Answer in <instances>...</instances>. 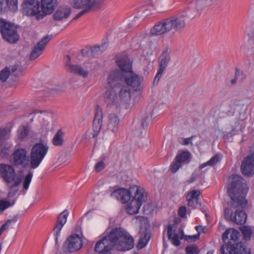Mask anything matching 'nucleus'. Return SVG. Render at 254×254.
Segmentation results:
<instances>
[{"label": "nucleus", "instance_id": "nucleus-1", "mask_svg": "<svg viewBox=\"0 0 254 254\" xmlns=\"http://www.w3.org/2000/svg\"><path fill=\"white\" fill-rule=\"evenodd\" d=\"M231 184L228 187V193L232 199L231 206L234 208H240L236 210L235 215L229 208L224 210L225 217L227 220L232 221L239 225L244 224L247 220L246 213L243 210L247 206L245 196L248 188L244 179L238 175H232L230 178Z\"/></svg>", "mask_w": 254, "mask_h": 254}, {"label": "nucleus", "instance_id": "nucleus-2", "mask_svg": "<svg viewBox=\"0 0 254 254\" xmlns=\"http://www.w3.org/2000/svg\"><path fill=\"white\" fill-rule=\"evenodd\" d=\"M132 237L121 228L113 229L108 235L103 237L95 246L94 250L99 254H111L113 248L117 245L119 251H127L134 246Z\"/></svg>", "mask_w": 254, "mask_h": 254}, {"label": "nucleus", "instance_id": "nucleus-3", "mask_svg": "<svg viewBox=\"0 0 254 254\" xmlns=\"http://www.w3.org/2000/svg\"><path fill=\"white\" fill-rule=\"evenodd\" d=\"M187 25L186 16L176 15L157 22L150 30V34L154 36H164L169 33H182Z\"/></svg>", "mask_w": 254, "mask_h": 254}, {"label": "nucleus", "instance_id": "nucleus-4", "mask_svg": "<svg viewBox=\"0 0 254 254\" xmlns=\"http://www.w3.org/2000/svg\"><path fill=\"white\" fill-rule=\"evenodd\" d=\"M117 64L121 70L125 71L124 80L126 83L135 90H140L142 88L143 78L133 73L132 62L130 59L127 57L121 58L117 61Z\"/></svg>", "mask_w": 254, "mask_h": 254}, {"label": "nucleus", "instance_id": "nucleus-5", "mask_svg": "<svg viewBox=\"0 0 254 254\" xmlns=\"http://www.w3.org/2000/svg\"><path fill=\"white\" fill-rule=\"evenodd\" d=\"M49 150V146L46 142L40 140L35 143L30 152V167L32 169L37 168L41 163Z\"/></svg>", "mask_w": 254, "mask_h": 254}, {"label": "nucleus", "instance_id": "nucleus-6", "mask_svg": "<svg viewBox=\"0 0 254 254\" xmlns=\"http://www.w3.org/2000/svg\"><path fill=\"white\" fill-rule=\"evenodd\" d=\"M0 32L3 38L10 43H15L19 39L16 28L2 19H0Z\"/></svg>", "mask_w": 254, "mask_h": 254}, {"label": "nucleus", "instance_id": "nucleus-7", "mask_svg": "<svg viewBox=\"0 0 254 254\" xmlns=\"http://www.w3.org/2000/svg\"><path fill=\"white\" fill-rule=\"evenodd\" d=\"M40 4L36 0H25L21 5V11L23 14L35 16L37 19L43 18L41 10L39 9Z\"/></svg>", "mask_w": 254, "mask_h": 254}, {"label": "nucleus", "instance_id": "nucleus-8", "mask_svg": "<svg viewBox=\"0 0 254 254\" xmlns=\"http://www.w3.org/2000/svg\"><path fill=\"white\" fill-rule=\"evenodd\" d=\"M10 161L14 166L26 168L29 164V158L25 149H15L10 156Z\"/></svg>", "mask_w": 254, "mask_h": 254}, {"label": "nucleus", "instance_id": "nucleus-9", "mask_svg": "<svg viewBox=\"0 0 254 254\" xmlns=\"http://www.w3.org/2000/svg\"><path fill=\"white\" fill-rule=\"evenodd\" d=\"M125 71L116 69L110 72L107 79V84L110 89H119L123 86Z\"/></svg>", "mask_w": 254, "mask_h": 254}, {"label": "nucleus", "instance_id": "nucleus-10", "mask_svg": "<svg viewBox=\"0 0 254 254\" xmlns=\"http://www.w3.org/2000/svg\"><path fill=\"white\" fill-rule=\"evenodd\" d=\"M229 243L228 245H223L221 247V254H251L250 249L244 243L239 242L236 244H231L232 242H229Z\"/></svg>", "mask_w": 254, "mask_h": 254}, {"label": "nucleus", "instance_id": "nucleus-11", "mask_svg": "<svg viewBox=\"0 0 254 254\" xmlns=\"http://www.w3.org/2000/svg\"><path fill=\"white\" fill-rule=\"evenodd\" d=\"M82 246V241L78 235L72 234L69 236L64 244V248L69 252L79 250Z\"/></svg>", "mask_w": 254, "mask_h": 254}, {"label": "nucleus", "instance_id": "nucleus-12", "mask_svg": "<svg viewBox=\"0 0 254 254\" xmlns=\"http://www.w3.org/2000/svg\"><path fill=\"white\" fill-rule=\"evenodd\" d=\"M159 69L154 77V82H158L161 78L162 73L166 68L169 62L171 61L170 53L167 49L164 50L159 57Z\"/></svg>", "mask_w": 254, "mask_h": 254}, {"label": "nucleus", "instance_id": "nucleus-13", "mask_svg": "<svg viewBox=\"0 0 254 254\" xmlns=\"http://www.w3.org/2000/svg\"><path fill=\"white\" fill-rule=\"evenodd\" d=\"M104 101L110 108L115 107L117 109L121 106L117 90L116 89H108L104 95Z\"/></svg>", "mask_w": 254, "mask_h": 254}, {"label": "nucleus", "instance_id": "nucleus-14", "mask_svg": "<svg viewBox=\"0 0 254 254\" xmlns=\"http://www.w3.org/2000/svg\"><path fill=\"white\" fill-rule=\"evenodd\" d=\"M51 36H46L42 40H41L37 44L32 48L30 55V60H34L40 56L43 52L46 45L51 40Z\"/></svg>", "mask_w": 254, "mask_h": 254}, {"label": "nucleus", "instance_id": "nucleus-15", "mask_svg": "<svg viewBox=\"0 0 254 254\" xmlns=\"http://www.w3.org/2000/svg\"><path fill=\"white\" fill-rule=\"evenodd\" d=\"M0 175L7 183L15 181V170L11 165L0 164Z\"/></svg>", "mask_w": 254, "mask_h": 254}, {"label": "nucleus", "instance_id": "nucleus-16", "mask_svg": "<svg viewBox=\"0 0 254 254\" xmlns=\"http://www.w3.org/2000/svg\"><path fill=\"white\" fill-rule=\"evenodd\" d=\"M68 213L66 210L61 212L58 216L56 225L53 229V234L55 237L56 244L58 243V237L60 236L61 231L66 222Z\"/></svg>", "mask_w": 254, "mask_h": 254}, {"label": "nucleus", "instance_id": "nucleus-17", "mask_svg": "<svg viewBox=\"0 0 254 254\" xmlns=\"http://www.w3.org/2000/svg\"><path fill=\"white\" fill-rule=\"evenodd\" d=\"M121 105L122 104L128 105L131 101V91L130 88L127 85H123L117 89Z\"/></svg>", "mask_w": 254, "mask_h": 254}, {"label": "nucleus", "instance_id": "nucleus-18", "mask_svg": "<svg viewBox=\"0 0 254 254\" xmlns=\"http://www.w3.org/2000/svg\"><path fill=\"white\" fill-rule=\"evenodd\" d=\"M111 196L123 203L127 202L130 199L131 192L127 189L121 188L114 190Z\"/></svg>", "mask_w": 254, "mask_h": 254}, {"label": "nucleus", "instance_id": "nucleus-19", "mask_svg": "<svg viewBox=\"0 0 254 254\" xmlns=\"http://www.w3.org/2000/svg\"><path fill=\"white\" fill-rule=\"evenodd\" d=\"M57 5V0H41V13L43 17L53 12Z\"/></svg>", "mask_w": 254, "mask_h": 254}, {"label": "nucleus", "instance_id": "nucleus-20", "mask_svg": "<svg viewBox=\"0 0 254 254\" xmlns=\"http://www.w3.org/2000/svg\"><path fill=\"white\" fill-rule=\"evenodd\" d=\"M65 60H66V70L67 71L82 76L83 77L87 76L88 71L84 70L82 67L78 65L71 64L68 63V62L70 61L69 56H66Z\"/></svg>", "mask_w": 254, "mask_h": 254}, {"label": "nucleus", "instance_id": "nucleus-21", "mask_svg": "<svg viewBox=\"0 0 254 254\" xmlns=\"http://www.w3.org/2000/svg\"><path fill=\"white\" fill-rule=\"evenodd\" d=\"M70 9L66 6H62L54 12L53 15V19L56 21H61L68 17L70 14Z\"/></svg>", "mask_w": 254, "mask_h": 254}, {"label": "nucleus", "instance_id": "nucleus-22", "mask_svg": "<svg viewBox=\"0 0 254 254\" xmlns=\"http://www.w3.org/2000/svg\"><path fill=\"white\" fill-rule=\"evenodd\" d=\"M102 123V113L101 111L97 110L96 112L93 123V132L92 133L93 138L96 137L100 132Z\"/></svg>", "mask_w": 254, "mask_h": 254}, {"label": "nucleus", "instance_id": "nucleus-23", "mask_svg": "<svg viewBox=\"0 0 254 254\" xmlns=\"http://www.w3.org/2000/svg\"><path fill=\"white\" fill-rule=\"evenodd\" d=\"M70 3L73 8L77 9L91 10L93 5L92 0H70Z\"/></svg>", "mask_w": 254, "mask_h": 254}, {"label": "nucleus", "instance_id": "nucleus-24", "mask_svg": "<svg viewBox=\"0 0 254 254\" xmlns=\"http://www.w3.org/2000/svg\"><path fill=\"white\" fill-rule=\"evenodd\" d=\"M120 120L117 115L112 113L109 115L107 124L108 128L116 133L118 131Z\"/></svg>", "mask_w": 254, "mask_h": 254}, {"label": "nucleus", "instance_id": "nucleus-25", "mask_svg": "<svg viewBox=\"0 0 254 254\" xmlns=\"http://www.w3.org/2000/svg\"><path fill=\"white\" fill-rule=\"evenodd\" d=\"M240 236V233L236 229L230 228L227 230L222 235V239L224 242H226L230 238V240L235 242L238 240Z\"/></svg>", "mask_w": 254, "mask_h": 254}, {"label": "nucleus", "instance_id": "nucleus-26", "mask_svg": "<svg viewBox=\"0 0 254 254\" xmlns=\"http://www.w3.org/2000/svg\"><path fill=\"white\" fill-rule=\"evenodd\" d=\"M147 198V194L143 189L136 187L132 200H134L139 205H142V203L144 202Z\"/></svg>", "mask_w": 254, "mask_h": 254}, {"label": "nucleus", "instance_id": "nucleus-27", "mask_svg": "<svg viewBox=\"0 0 254 254\" xmlns=\"http://www.w3.org/2000/svg\"><path fill=\"white\" fill-rule=\"evenodd\" d=\"M141 206L134 200H131L127 202L126 208V212L130 215L136 214L138 213Z\"/></svg>", "mask_w": 254, "mask_h": 254}, {"label": "nucleus", "instance_id": "nucleus-28", "mask_svg": "<svg viewBox=\"0 0 254 254\" xmlns=\"http://www.w3.org/2000/svg\"><path fill=\"white\" fill-rule=\"evenodd\" d=\"M21 180L17 178L9 187L7 196L8 197H13L18 191V186L20 184Z\"/></svg>", "mask_w": 254, "mask_h": 254}, {"label": "nucleus", "instance_id": "nucleus-29", "mask_svg": "<svg viewBox=\"0 0 254 254\" xmlns=\"http://www.w3.org/2000/svg\"><path fill=\"white\" fill-rule=\"evenodd\" d=\"M52 142L55 146L63 145L64 143V132L62 129H59L54 136Z\"/></svg>", "mask_w": 254, "mask_h": 254}, {"label": "nucleus", "instance_id": "nucleus-30", "mask_svg": "<svg viewBox=\"0 0 254 254\" xmlns=\"http://www.w3.org/2000/svg\"><path fill=\"white\" fill-rule=\"evenodd\" d=\"M150 239V234L145 231L141 234L139 238V241L137 245L138 249H142L144 248L148 243Z\"/></svg>", "mask_w": 254, "mask_h": 254}, {"label": "nucleus", "instance_id": "nucleus-31", "mask_svg": "<svg viewBox=\"0 0 254 254\" xmlns=\"http://www.w3.org/2000/svg\"><path fill=\"white\" fill-rule=\"evenodd\" d=\"M190 153L189 151H186L177 154L175 158L182 164L183 163H189L190 162Z\"/></svg>", "mask_w": 254, "mask_h": 254}, {"label": "nucleus", "instance_id": "nucleus-32", "mask_svg": "<svg viewBox=\"0 0 254 254\" xmlns=\"http://www.w3.org/2000/svg\"><path fill=\"white\" fill-rule=\"evenodd\" d=\"M13 204V203L6 199H0V214H2L6 209L12 206Z\"/></svg>", "mask_w": 254, "mask_h": 254}, {"label": "nucleus", "instance_id": "nucleus-33", "mask_svg": "<svg viewBox=\"0 0 254 254\" xmlns=\"http://www.w3.org/2000/svg\"><path fill=\"white\" fill-rule=\"evenodd\" d=\"M10 130L8 127L0 128V143H2L4 140L9 138Z\"/></svg>", "mask_w": 254, "mask_h": 254}, {"label": "nucleus", "instance_id": "nucleus-34", "mask_svg": "<svg viewBox=\"0 0 254 254\" xmlns=\"http://www.w3.org/2000/svg\"><path fill=\"white\" fill-rule=\"evenodd\" d=\"M240 230L243 235L245 240H249L251 239L252 235V230L250 228L243 226L240 228Z\"/></svg>", "mask_w": 254, "mask_h": 254}, {"label": "nucleus", "instance_id": "nucleus-35", "mask_svg": "<svg viewBox=\"0 0 254 254\" xmlns=\"http://www.w3.org/2000/svg\"><path fill=\"white\" fill-rule=\"evenodd\" d=\"M10 73V67H5L0 72V80L4 82L6 81Z\"/></svg>", "mask_w": 254, "mask_h": 254}, {"label": "nucleus", "instance_id": "nucleus-36", "mask_svg": "<svg viewBox=\"0 0 254 254\" xmlns=\"http://www.w3.org/2000/svg\"><path fill=\"white\" fill-rule=\"evenodd\" d=\"M18 0H5L6 6L11 11H16L17 9Z\"/></svg>", "mask_w": 254, "mask_h": 254}, {"label": "nucleus", "instance_id": "nucleus-37", "mask_svg": "<svg viewBox=\"0 0 254 254\" xmlns=\"http://www.w3.org/2000/svg\"><path fill=\"white\" fill-rule=\"evenodd\" d=\"M199 251L196 245H190L186 248V254H198Z\"/></svg>", "mask_w": 254, "mask_h": 254}, {"label": "nucleus", "instance_id": "nucleus-38", "mask_svg": "<svg viewBox=\"0 0 254 254\" xmlns=\"http://www.w3.org/2000/svg\"><path fill=\"white\" fill-rule=\"evenodd\" d=\"M182 164L176 158H175V160L172 163L170 166V170L172 172L175 173L181 167Z\"/></svg>", "mask_w": 254, "mask_h": 254}, {"label": "nucleus", "instance_id": "nucleus-39", "mask_svg": "<svg viewBox=\"0 0 254 254\" xmlns=\"http://www.w3.org/2000/svg\"><path fill=\"white\" fill-rule=\"evenodd\" d=\"M200 192L198 190H193L190 191L187 195V198H189L190 199H193L195 200V201L196 204L198 203V197Z\"/></svg>", "mask_w": 254, "mask_h": 254}, {"label": "nucleus", "instance_id": "nucleus-40", "mask_svg": "<svg viewBox=\"0 0 254 254\" xmlns=\"http://www.w3.org/2000/svg\"><path fill=\"white\" fill-rule=\"evenodd\" d=\"M32 174L29 172L25 177L23 182V188L24 190H27L28 189L29 184L31 182L32 177Z\"/></svg>", "mask_w": 254, "mask_h": 254}, {"label": "nucleus", "instance_id": "nucleus-41", "mask_svg": "<svg viewBox=\"0 0 254 254\" xmlns=\"http://www.w3.org/2000/svg\"><path fill=\"white\" fill-rule=\"evenodd\" d=\"M170 240H171L172 244L175 246H179L181 244V242L179 240V234L174 233Z\"/></svg>", "mask_w": 254, "mask_h": 254}, {"label": "nucleus", "instance_id": "nucleus-42", "mask_svg": "<svg viewBox=\"0 0 254 254\" xmlns=\"http://www.w3.org/2000/svg\"><path fill=\"white\" fill-rule=\"evenodd\" d=\"M194 136L192 135L189 138H180L179 142L182 145H188L189 144H192L191 140Z\"/></svg>", "mask_w": 254, "mask_h": 254}, {"label": "nucleus", "instance_id": "nucleus-43", "mask_svg": "<svg viewBox=\"0 0 254 254\" xmlns=\"http://www.w3.org/2000/svg\"><path fill=\"white\" fill-rule=\"evenodd\" d=\"M220 160L219 155L216 154L213 156L209 161H207V164H209L210 166H213L216 164Z\"/></svg>", "mask_w": 254, "mask_h": 254}, {"label": "nucleus", "instance_id": "nucleus-44", "mask_svg": "<svg viewBox=\"0 0 254 254\" xmlns=\"http://www.w3.org/2000/svg\"><path fill=\"white\" fill-rule=\"evenodd\" d=\"M20 137L22 138L26 137L28 133V129L26 127H22L18 129Z\"/></svg>", "mask_w": 254, "mask_h": 254}, {"label": "nucleus", "instance_id": "nucleus-45", "mask_svg": "<svg viewBox=\"0 0 254 254\" xmlns=\"http://www.w3.org/2000/svg\"><path fill=\"white\" fill-rule=\"evenodd\" d=\"M105 165L103 161H101L96 164L95 166V169L97 172H99L104 169Z\"/></svg>", "mask_w": 254, "mask_h": 254}, {"label": "nucleus", "instance_id": "nucleus-46", "mask_svg": "<svg viewBox=\"0 0 254 254\" xmlns=\"http://www.w3.org/2000/svg\"><path fill=\"white\" fill-rule=\"evenodd\" d=\"M200 234H197L193 236H187L186 238V240L189 242H191L192 241H195L199 238Z\"/></svg>", "mask_w": 254, "mask_h": 254}, {"label": "nucleus", "instance_id": "nucleus-47", "mask_svg": "<svg viewBox=\"0 0 254 254\" xmlns=\"http://www.w3.org/2000/svg\"><path fill=\"white\" fill-rule=\"evenodd\" d=\"M90 10H88V9H83L81 11L79 12L78 14H77L73 18L72 20H75L78 19L79 18H80L82 15L85 14L87 12H88Z\"/></svg>", "mask_w": 254, "mask_h": 254}, {"label": "nucleus", "instance_id": "nucleus-48", "mask_svg": "<svg viewBox=\"0 0 254 254\" xmlns=\"http://www.w3.org/2000/svg\"><path fill=\"white\" fill-rule=\"evenodd\" d=\"M178 215L182 218H184L186 216V208L184 206L181 207L178 211Z\"/></svg>", "mask_w": 254, "mask_h": 254}, {"label": "nucleus", "instance_id": "nucleus-49", "mask_svg": "<svg viewBox=\"0 0 254 254\" xmlns=\"http://www.w3.org/2000/svg\"><path fill=\"white\" fill-rule=\"evenodd\" d=\"M41 129H42L43 132H48L50 129L49 123L46 121H44Z\"/></svg>", "mask_w": 254, "mask_h": 254}, {"label": "nucleus", "instance_id": "nucleus-50", "mask_svg": "<svg viewBox=\"0 0 254 254\" xmlns=\"http://www.w3.org/2000/svg\"><path fill=\"white\" fill-rule=\"evenodd\" d=\"M167 236L168 237V239H170L173 236V226L172 225H169L168 226H167Z\"/></svg>", "mask_w": 254, "mask_h": 254}, {"label": "nucleus", "instance_id": "nucleus-51", "mask_svg": "<svg viewBox=\"0 0 254 254\" xmlns=\"http://www.w3.org/2000/svg\"><path fill=\"white\" fill-rule=\"evenodd\" d=\"M150 120V119L149 117H147L145 119H143L141 123V126L143 128H146L148 127Z\"/></svg>", "mask_w": 254, "mask_h": 254}, {"label": "nucleus", "instance_id": "nucleus-52", "mask_svg": "<svg viewBox=\"0 0 254 254\" xmlns=\"http://www.w3.org/2000/svg\"><path fill=\"white\" fill-rule=\"evenodd\" d=\"M188 203V204L190 207H191L193 208H194L196 206V204H197L195 201V200L193 199H190L189 198H187Z\"/></svg>", "mask_w": 254, "mask_h": 254}, {"label": "nucleus", "instance_id": "nucleus-53", "mask_svg": "<svg viewBox=\"0 0 254 254\" xmlns=\"http://www.w3.org/2000/svg\"><path fill=\"white\" fill-rule=\"evenodd\" d=\"M6 8L5 0H0V12Z\"/></svg>", "mask_w": 254, "mask_h": 254}, {"label": "nucleus", "instance_id": "nucleus-54", "mask_svg": "<svg viewBox=\"0 0 254 254\" xmlns=\"http://www.w3.org/2000/svg\"><path fill=\"white\" fill-rule=\"evenodd\" d=\"M212 1V0H200V1L198 2V4L199 3H202L204 5L207 6L210 5Z\"/></svg>", "mask_w": 254, "mask_h": 254}, {"label": "nucleus", "instance_id": "nucleus-55", "mask_svg": "<svg viewBox=\"0 0 254 254\" xmlns=\"http://www.w3.org/2000/svg\"><path fill=\"white\" fill-rule=\"evenodd\" d=\"M196 178H197V175L194 173H193L191 175V178L188 181V183L189 184L192 183L196 180Z\"/></svg>", "mask_w": 254, "mask_h": 254}, {"label": "nucleus", "instance_id": "nucleus-56", "mask_svg": "<svg viewBox=\"0 0 254 254\" xmlns=\"http://www.w3.org/2000/svg\"><path fill=\"white\" fill-rule=\"evenodd\" d=\"M10 72H14L16 70H17V65H14L12 66L11 67H10Z\"/></svg>", "mask_w": 254, "mask_h": 254}, {"label": "nucleus", "instance_id": "nucleus-57", "mask_svg": "<svg viewBox=\"0 0 254 254\" xmlns=\"http://www.w3.org/2000/svg\"><path fill=\"white\" fill-rule=\"evenodd\" d=\"M102 47H103V46H99V47H95L92 50V53H95V52H98L100 50V49L101 48H102Z\"/></svg>", "mask_w": 254, "mask_h": 254}, {"label": "nucleus", "instance_id": "nucleus-58", "mask_svg": "<svg viewBox=\"0 0 254 254\" xmlns=\"http://www.w3.org/2000/svg\"><path fill=\"white\" fill-rule=\"evenodd\" d=\"M207 166H209V164H207V162H205V163H202L201 164L199 168L200 169H202V168L206 167Z\"/></svg>", "mask_w": 254, "mask_h": 254}, {"label": "nucleus", "instance_id": "nucleus-59", "mask_svg": "<svg viewBox=\"0 0 254 254\" xmlns=\"http://www.w3.org/2000/svg\"><path fill=\"white\" fill-rule=\"evenodd\" d=\"M195 229L198 232V234H199L200 231L202 229V226H197L195 227Z\"/></svg>", "mask_w": 254, "mask_h": 254}, {"label": "nucleus", "instance_id": "nucleus-60", "mask_svg": "<svg viewBox=\"0 0 254 254\" xmlns=\"http://www.w3.org/2000/svg\"><path fill=\"white\" fill-rule=\"evenodd\" d=\"M237 74L236 73V77H235V79H233L231 80V83L232 85L235 84L237 81H236V78H237Z\"/></svg>", "mask_w": 254, "mask_h": 254}, {"label": "nucleus", "instance_id": "nucleus-61", "mask_svg": "<svg viewBox=\"0 0 254 254\" xmlns=\"http://www.w3.org/2000/svg\"><path fill=\"white\" fill-rule=\"evenodd\" d=\"M146 36V34L144 32H143L141 34V38H144Z\"/></svg>", "mask_w": 254, "mask_h": 254}, {"label": "nucleus", "instance_id": "nucleus-62", "mask_svg": "<svg viewBox=\"0 0 254 254\" xmlns=\"http://www.w3.org/2000/svg\"><path fill=\"white\" fill-rule=\"evenodd\" d=\"M206 254H212V253L211 252H208Z\"/></svg>", "mask_w": 254, "mask_h": 254}, {"label": "nucleus", "instance_id": "nucleus-63", "mask_svg": "<svg viewBox=\"0 0 254 254\" xmlns=\"http://www.w3.org/2000/svg\"><path fill=\"white\" fill-rule=\"evenodd\" d=\"M85 136H89V134H88V133L87 132L86 134H85Z\"/></svg>", "mask_w": 254, "mask_h": 254}, {"label": "nucleus", "instance_id": "nucleus-64", "mask_svg": "<svg viewBox=\"0 0 254 254\" xmlns=\"http://www.w3.org/2000/svg\"><path fill=\"white\" fill-rule=\"evenodd\" d=\"M137 38V37H135V38H133V41H136V39Z\"/></svg>", "mask_w": 254, "mask_h": 254}]
</instances>
